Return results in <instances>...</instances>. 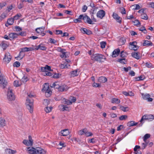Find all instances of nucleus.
Segmentation results:
<instances>
[{"label": "nucleus", "mask_w": 154, "mask_h": 154, "mask_svg": "<svg viewBox=\"0 0 154 154\" xmlns=\"http://www.w3.org/2000/svg\"><path fill=\"white\" fill-rule=\"evenodd\" d=\"M150 135L148 134H146L143 137V140L144 142L146 141V140L150 137Z\"/></svg>", "instance_id": "nucleus-34"}, {"label": "nucleus", "mask_w": 154, "mask_h": 154, "mask_svg": "<svg viewBox=\"0 0 154 154\" xmlns=\"http://www.w3.org/2000/svg\"><path fill=\"white\" fill-rule=\"evenodd\" d=\"M133 22L134 25L137 26L140 24V22L138 20H135Z\"/></svg>", "instance_id": "nucleus-55"}, {"label": "nucleus", "mask_w": 154, "mask_h": 154, "mask_svg": "<svg viewBox=\"0 0 154 154\" xmlns=\"http://www.w3.org/2000/svg\"><path fill=\"white\" fill-rule=\"evenodd\" d=\"M52 109V107L51 106H47L45 108L44 110L47 113H48L51 111Z\"/></svg>", "instance_id": "nucleus-36"}, {"label": "nucleus", "mask_w": 154, "mask_h": 154, "mask_svg": "<svg viewBox=\"0 0 154 154\" xmlns=\"http://www.w3.org/2000/svg\"><path fill=\"white\" fill-rule=\"evenodd\" d=\"M18 35L16 33H11L9 35V37L11 40L14 39V38L17 37Z\"/></svg>", "instance_id": "nucleus-20"}, {"label": "nucleus", "mask_w": 154, "mask_h": 154, "mask_svg": "<svg viewBox=\"0 0 154 154\" xmlns=\"http://www.w3.org/2000/svg\"><path fill=\"white\" fill-rule=\"evenodd\" d=\"M106 78L104 76H101L99 78L98 81L101 83H105L107 81Z\"/></svg>", "instance_id": "nucleus-22"}, {"label": "nucleus", "mask_w": 154, "mask_h": 154, "mask_svg": "<svg viewBox=\"0 0 154 154\" xmlns=\"http://www.w3.org/2000/svg\"><path fill=\"white\" fill-rule=\"evenodd\" d=\"M118 61L123 64H125L126 62V60L125 58L119 59L118 60Z\"/></svg>", "instance_id": "nucleus-39"}, {"label": "nucleus", "mask_w": 154, "mask_h": 154, "mask_svg": "<svg viewBox=\"0 0 154 154\" xmlns=\"http://www.w3.org/2000/svg\"><path fill=\"white\" fill-rule=\"evenodd\" d=\"M14 20L13 18H10L8 19L7 21L9 25H12L14 23Z\"/></svg>", "instance_id": "nucleus-40"}, {"label": "nucleus", "mask_w": 154, "mask_h": 154, "mask_svg": "<svg viewBox=\"0 0 154 154\" xmlns=\"http://www.w3.org/2000/svg\"><path fill=\"white\" fill-rule=\"evenodd\" d=\"M20 65V63L19 62L16 61L14 63V66L15 67H18Z\"/></svg>", "instance_id": "nucleus-53"}, {"label": "nucleus", "mask_w": 154, "mask_h": 154, "mask_svg": "<svg viewBox=\"0 0 154 154\" xmlns=\"http://www.w3.org/2000/svg\"><path fill=\"white\" fill-rule=\"evenodd\" d=\"M127 117L128 116L127 115H122L120 116L119 118L120 120H123L127 119Z\"/></svg>", "instance_id": "nucleus-50"}, {"label": "nucleus", "mask_w": 154, "mask_h": 154, "mask_svg": "<svg viewBox=\"0 0 154 154\" xmlns=\"http://www.w3.org/2000/svg\"><path fill=\"white\" fill-rule=\"evenodd\" d=\"M33 50V48H27L25 47L21 49V51L20 52V54L22 52H25L32 51Z\"/></svg>", "instance_id": "nucleus-12"}, {"label": "nucleus", "mask_w": 154, "mask_h": 154, "mask_svg": "<svg viewBox=\"0 0 154 154\" xmlns=\"http://www.w3.org/2000/svg\"><path fill=\"white\" fill-rule=\"evenodd\" d=\"M66 50H64V51H63V52H62L61 53H62V54H60V57L61 58L66 57Z\"/></svg>", "instance_id": "nucleus-48"}, {"label": "nucleus", "mask_w": 154, "mask_h": 154, "mask_svg": "<svg viewBox=\"0 0 154 154\" xmlns=\"http://www.w3.org/2000/svg\"><path fill=\"white\" fill-rule=\"evenodd\" d=\"M0 45L4 50H5L6 49V44L2 42L0 44Z\"/></svg>", "instance_id": "nucleus-57"}, {"label": "nucleus", "mask_w": 154, "mask_h": 154, "mask_svg": "<svg viewBox=\"0 0 154 154\" xmlns=\"http://www.w3.org/2000/svg\"><path fill=\"white\" fill-rule=\"evenodd\" d=\"M137 43L136 42H130L129 43L130 48L134 51L137 50L139 48L137 45Z\"/></svg>", "instance_id": "nucleus-7"}, {"label": "nucleus", "mask_w": 154, "mask_h": 154, "mask_svg": "<svg viewBox=\"0 0 154 154\" xmlns=\"http://www.w3.org/2000/svg\"><path fill=\"white\" fill-rule=\"evenodd\" d=\"M58 85V82H54V83L51 86V87L52 88H57V87H56V86L57 85Z\"/></svg>", "instance_id": "nucleus-56"}, {"label": "nucleus", "mask_w": 154, "mask_h": 154, "mask_svg": "<svg viewBox=\"0 0 154 154\" xmlns=\"http://www.w3.org/2000/svg\"><path fill=\"white\" fill-rule=\"evenodd\" d=\"M29 140H24L23 141V143L27 146H31L32 145L33 143V140L32 139V137L30 136H29Z\"/></svg>", "instance_id": "nucleus-6"}, {"label": "nucleus", "mask_w": 154, "mask_h": 154, "mask_svg": "<svg viewBox=\"0 0 154 154\" xmlns=\"http://www.w3.org/2000/svg\"><path fill=\"white\" fill-rule=\"evenodd\" d=\"M27 152L30 154H46V151L40 147H28L26 148Z\"/></svg>", "instance_id": "nucleus-1"}, {"label": "nucleus", "mask_w": 154, "mask_h": 154, "mask_svg": "<svg viewBox=\"0 0 154 154\" xmlns=\"http://www.w3.org/2000/svg\"><path fill=\"white\" fill-rule=\"evenodd\" d=\"M50 103L49 101L47 99L44 100L43 102V104L45 106H48Z\"/></svg>", "instance_id": "nucleus-43"}, {"label": "nucleus", "mask_w": 154, "mask_h": 154, "mask_svg": "<svg viewBox=\"0 0 154 154\" xmlns=\"http://www.w3.org/2000/svg\"><path fill=\"white\" fill-rule=\"evenodd\" d=\"M61 106L63 107V111L66 110L69 111V108L67 106L62 104L61 105Z\"/></svg>", "instance_id": "nucleus-46"}, {"label": "nucleus", "mask_w": 154, "mask_h": 154, "mask_svg": "<svg viewBox=\"0 0 154 154\" xmlns=\"http://www.w3.org/2000/svg\"><path fill=\"white\" fill-rule=\"evenodd\" d=\"M143 45L144 46L152 45V43L150 41L148 40H145L143 44Z\"/></svg>", "instance_id": "nucleus-30"}, {"label": "nucleus", "mask_w": 154, "mask_h": 154, "mask_svg": "<svg viewBox=\"0 0 154 154\" xmlns=\"http://www.w3.org/2000/svg\"><path fill=\"white\" fill-rule=\"evenodd\" d=\"M49 40L50 42L53 44H55L56 42V41H55L54 39L51 38H50Z\"/></svg>", "instance_id": "nucleus-62"}, {"label": "nucleus", "mask_w": 154, "mask_h": 154, "mask_svg": "<svg viewBox=\"0 0 154 154\" xmlns=\"http://www.w3.org/2000/svg\"><path fill=\"white\" fill-rule=\"evenodd\" d=\"M49 89V88L48 83H45L44 84L43 87L42 91L43 92H44Z\"/></svg>", "instance_id": "nucleus-21"}, {"label": "nucleus", "mask_w": 154, "mask_h": 154, "mask_svg": "<svg viewBox=\"0 0 154 154\" xmlns=\"http://www.w3.org/2000/svg\"><path fill=\"white\" fill-rule=\"evenodd\" d=\"M45 27L44 26H42L41 27L37 28L35 29L36 32L38 34H40L42 32L44 31L45 29Z\"/></svg>", "instance_id": "nucleus-17"}, {"label": "nucleus", "mask_w": 154, "mask_h": 154, "mask_svg": "<svg viewBox=\"0 0 154 154\" xmlns=\"http://www.w3.org/2000/svg\"><path fill=\"white\" fill-rule=\"evenodd\" d=\"M62 103L66 104L68 105H70L72 104L70 101L69 100L63 98L62 100Z\"/></svg>", "instance_id": "nucleus-28"}, {"label": "nucleus", "mask_w": 154, "mask_h": 154, "mask_svg": "<svg viewBox=\"0 0 154 154\" xmlns=\"http://www.w3.org/2000/svg\"><path fill=\"white\" fill-rule=\"evenodd\" d=\"M81 32H83L84 33H85L87 35H90L92 34V32L89 30H88L86 28H82L80 29Z\"/></svg>", "instance_id": "nucleus-18"}, {"label": "nucleus", "mask_w": 154, "mask_h": 154, "mask_svg": "<svg viewBox=\"0 0 154 154\" xmlns=\"http://www.w3.org/2000/svg\"><path fill=\"white\" fill-rule=\"evenodd\" d=\"M111 117L112 118H115L117 117V116L116 114L114 113H112L110 114Z\"/></svg>", "instance_id": "nucleus-64"}, {"label": "nucleus", "mask_w": 154, "mask_h": 154, "mask_svg": "<svg viewBox=\"0 0 154 154\" xmlns=\"http://www.w3.org/2000/svg\"><path fill=\"white\" fill-rule=\"evenodd\" d=\"M119 107V108L120 109L124 112L128 111L129 109V108L128 106L125 107L124 106H120Z\"/></svg>", "instance_id": "nucleus-29"}, {"label": "nucleus", "mask_w": 154, "mask_h": 154, "mask_svg": "<svg viewBox=\"0 0 154 154\" xmlns=\"http://www.w3.org/2000/svg\"><path fill=\"white\" fill-rule=\"evenodd\" d=\"M69 88L66 85H63L60 86L59 88L58 91L62 92L67 91L69 89Z\"/></svg>", "instance_id": "nucleus-11"}, {"label": "nucleus", "mask_w": 154, "mask_h": 154, "mask_svg": "<svg viewBox=\"0 0 154 154\" xmlns=\"http://www.w3.org/2000/svg\"><path fill=\"white\" fill-rule=\"evenodd\" d=\"M21 85V83L20 81L16 80L14 82V86L18 87L20 86Z\"/></svg>", "instance_id": "nucleus-26"}, {"label": "nucleus", "mask_w": 154, "mask_h": 154, "mask_svg": "<svg viewBox=\"0 0 154 154\" xmlns=\"http://www.w3.org/2000/svg\"><path fill=\"white\" fill-rule=\"evenodd\" d=\"M141 18L142 19L146 20L148 19V16L146 14L143 13L141 15Z\"/></svg>", "instance_id": "nucleus-35"}, {"label": "nucleus", "mask_w": 154, "mask_h": 154, "mask_svg": "<svg viewBox=\"0 0 154 154\" xmlns=\"http://www.w3.org/2000/svg\"><path fill=\"white\" fill-rule=\"evenodd\" d=\"M112 16L113 18L116 19L118 22L120 23H121V20L120 19V18L117 14L113 13Z\"/></svg>", "instance_id": "nucleus-15"}, {"label": "nucleus", "mask_w": 154, "mask_h": 154, "mask_svg": "<svg viewBox=\"0 0 154 154\" xmlns=\"http://www.w3.org/2000/svg\"><path fill=\"white\" fill-rule=\"evenodd\" d=\"M147 5L148 6V7L150 8H154V2H149L147 3Z\"/></svg>", "instance_id": "nucleus-47"}, {"label": "nucleus", "mask_w": 154, "mask_h": 154, "mask_svg": "<svg viewBox=\"0 0 154 154\" xmlns=\"http://www.w3.org/2000/svg\"><path fill=\"white\" fill-rule=\"evenodd\" d=\"M146 66L148 68H153L154 67V65H153L149 63L146 62L145 63Z\"/></svg>", "instance_id": "nucleus-42"}, {"label": "nucleus", "mask_w": 154, "mask_h": 154, "mask_svg": "<svg viewBox=\"0 0 154 154\" xmlns=\"http://www.w3.org/2000/svg\"><path fill=\"white\" fill-rule=\"evenodd\" d=\"M13 90L11 88H8L7 93V99L9 101H12L15 100V96L13 92Z\"/></svg>", "instance_id": "nucleus-3"}, {"label": "nucleus", "mask_w": 154, "mask_h": 154, "mask_svg": "<svg viewBox=\"0 0 154 154\" xmlns=\"http://www.w3.org/2000/svg\"><path fill=\"white\" fill-rule=\"evenodd\" d=\"M65 49H62L60 47H58L57 48L56 50L58 52H60L61 53L62 52H63V51H64V50H65Z\"/></svg>", "instance_id": "nucleus-59"}, {"label": "nucleus", "mask_w": 154, "mask_h": 154, "mask_svg": "<svg viewBox=\"0 0 154 154\" xmlns=\"http://www.w3.org/2000/svg\"><path fill=\"white\" fill-rule=\"evenodd\" d=\"M91 59L92 60L101 62L105 59V57L102 54H96L91 56Z\"/></svg>", "instance_id": "nucleus-2"}, {"label": "nucleus", "mask_w": 154, "mask_h": 154, "mask_svg": "<svg viewBox=\"0 0 154 154\" xmlns=\"http://www.w3.org/2000/svg\"><path fill=\"white\" fill-rule=\"evenodd\" d=\"M6 125V121L4 118L0 117V127H3Z\"/></svg>", "instance_id": "nucleus-16"}, {"label": "nucleus", "mask_w": 154, "mask_h": 154, "mask_svg": "<svg viewBox=\"0 0 154 154\" xmlns=\"http://www.w3.org/2000/svg\"><path fill=\"white\" fill-rule=\"evenodd\" d=\"M86 129V128H84L79 131L78 132V134L79 135H82L84 134H85Z\"/></svg>", "instance_id": "nucleus-37"}, {"label": "nucleus", "mask_w": 154, "mask_h": 154, "mask_svg": "<svg viewBox=\"0 0 154 154\" xmlns=\"http://www.w3.org/2000/svg\"><path fill=\"white\" fill-rule=\"evenodd\" d=\"M138 123L135 122L134 121H131L128 122L127 123V125L129 127L135 126L137 125Z\"/></svg>", "instance_id": "nucleus-23"}, {"label": "nucleus", "mask_w": 154, "mask_h": 154, "mask_svg": "<svg viewBox=\"0 0 154 154\" xmlns=\"http://www.w3.org/2000/svg\"><path fill=\"white\" fill-rule=\"evenodd\" d=\"M131 55L133 57L137 60L139 59L140 58L139 54L138 53L135 52H133L131 53Z\"/></svg>", "instance_id": "nucleus-24"}, {"label": "nucleus", "mask_w": 154, "mask_h": 154, "mask_svg": "<svg viewBox=\"0 0 154 154\" xmlns=\"http://www.w3.org/2000/svg\"><path fill=\"white\" fill-rule=\"evenodd\" d=\"M147 144L148 143L146 141V142H144V143H142L141 144V146H140L141 149H145L147 146Z\"/></svg>", "instance_id": "nucleus-33"}, {"label": "nucleus", "mask_w": 154, "mask_h": 154, "mask_svg": "<svg viewBox=\"0 0 154 154\" xmlns=\"http://www.w3.org/2000/svg\"><path fill=\"white\" fill-rule=\"evenodd\" d=\"M69 99L70 101L72 104L73 103H75L76 101V98L73 96L70 97Z\"/></svg>", "instance_id": "nucleus-38"}, {"label": "nucleus", "mask_w": 154, "mask_h": 154, "mask_svg": "<svg viewBox=\"0 0 154 154\" xmlns=\"http://www.w3.org/2000/svg\"><path fill=\"white\" fill-rule=\"evenodd\" d=\"M120 52V51L119 49H115L112 52V57H115L118 56Z\"/></svg>", "instance_id": "nucleus-19"}, {"label": "nucleus", "mask_w": 154, "mask_h": 154, "mask_svg": "<svg viewBox=\"0 0 154 154\" xmlns=\"http://www.w3.org/2000/svg\"><path fill=\"white\" fill-rule=\"evenodd\" d=\"M45 95L47 97H49L51 95L52 92L49 89L45 92Z\"/></svg>", "instance_id": "nucleus-32"}, {"label": "nucleus", "mask_w": 154, "mask_h": 154, "mask_svg": "<svg viewBox=\"0 0 154 154\" xmlns=\"http://www.w3.org/2000/svg\"><path fill=\"white\" fill-rule=\"evenodd\" d=\"M131 69V67L130 66H129L127 68L125 67L123 68L124 70L126 72H128L129 70H130Z\"/></svg>", "instance_id": "nucleus-63"}, {"label": "nucleus", "mask_w": 154, "mask_h": 154, "mask_svg": "<svg viewBox=\"0 0 154 154\" xmlns=\"http://www.w3.org/2000/svg\"><path fill=\"white\" fill-rule=\"evenodd\" d=\"M21 16V15L20 14H18L14 17L13 19H14V20H17L19 19Z\"/></svg>", "instance_id": "nucleus-49"}, {"label": "nucleus", "mask_w": 154, "mask_h": 154, "mask_svg": "<svg viewBox=\"0 0 154 154\" xmlns=\"http://www.w3.org/2000/svg\"><path fill=\"white\" fill-rule=\"evenodd\" d=\"M69 132L68 129H65L62 130L59 133L60 135L62 134V136H66L69 135Z\"/></svg>", "instance_id": "nucleus-14"}, {"label": "nucleus", "mask_w": 154, "mask_h": 154, "mask_svg": "<svg viewBox=\"0 0 154 154\" xmlns=\"http://www.w3.org/2000/svg\"><path fill=\"white\" fill-rule=\"evenodd\" d=\"M17 152L16 150H13L10 149H7L5 150V154H14Z\"/></svg>", "instance_id": "nucleus-13"}, {"label": "nucleus", "mask_w": 154, "mask_h": 154, "mask_svg": "<svg viewBox=\"0 0 154 154\" xmlns=\"http://www.w3.org/2000/svg\"><path fill=\"white\" fill-rule=\"evenodd\" d=\"M6 15L5 14L3 13L0 16V20H2L6 17Z\"/></svg>", "instance_id": "nucleus-54"}, {"label": "nucleus", "mask_w": 154, "mask_h": 154, "mask_svg": "<svg viewBox=\"0 0 154 154\" xmlns=\"http://www.w3.org/2000/svg\"><path fill=\"white\" fill-rule=\"evenodd\" d=\"M85 135L86 137H88L92 136L93 135V134L91 132L88 131L86 129Z\"/></svg>", "instance_id": "nucleus-41"}, {"label": "nucleus", "mask_w": 154, "mask_h": 154, "mask_svg": "<svg viewBox=\"0 0 154 154\" xmlns=\"http://www.w3.org/2000/svg\"><path fill=\"white\" fill-rule=\"evenodd\" d=\"M12 58V56L10 54L8 53H6L5 57L3 60V62L5 64L8 63L11 61Z\"/></svg>", "instance_id": "nucleus-5"}, {"label": "nucleus", "mask_w": 154, "mask_h": 154, "mask_svg": "<svg viewBox=\"0 0 154 154\" xmlns=\"http://www.w3.org/2000/svg\"><path fill=\"white\" fill-rule=\"evenodd\" d=\"M120 102V100L118 98H113L111 100V103H113L119 104Z\"/></svg>", "instance_id": "nucleus-27"}, {"label": "nucleus", "mask_w": 154, "mask_h": 154, "mask_svg": "<svg viewBox=\"0 0 154 154\" xmlns=\"http://www.w3.org/2000/svg\"><path fill=\"white\" fill-rule=\"evenodd\" d=\"M141 148L140 146H139L136 145L135 146L134 148V152H136V151H138L137 149Z\"/></svg>", "instance_id": "nucleus-60"}, {"label": "nucleus", "mask_w": 154, "mask_h": 154, "mask_svg": "<svg viewBox=\"0 0 154 154\" xmlns=\"http://www.w3.org/2000/svg\"><path fill=\"white\" fill-rule=\"evenodd\" d=\"M55 32L56 34L57 35L62 34V31L60 30H56Z\"/></svg>", "instance_id": "nucleus-61"}, {"label": "nucleus", "mask_w": 154, "mask_h": 154, "mask_svg": "<svg viewBox=\"0 0 154 154\" xmlns=\"http://www.w3.org/2000/svg\"><path fill=\"white\" fill-rule=\"evenodd\" d=\"M83 20L85 23H87L89 24H92L91 20L87 15H85L83 18Z\"/></svg>", "instance_id": "nucleus-10"}, {"label": "nucleus", "mask_w": 154, "mask_h": 154, "mask_svg": "<svg viewBox=\"0 0 154 154\" xmlns=\"http://www.w3.org/2000/svg\"><path fill=\"white\" fill-rule=\"evenodd\" d=\"M132 6L133 8V9L134 10H138L141 8L140 6L138 4L134 5Z\"/></svg>", "instance_id": "nucleus-44"}, {"label": "nucleus", "mask_w": 154, "mask_h": 154, "mask_svg": "<svg viewBox=\"0 0 154 154\" xmlns=\"http://www.w3.org/2000/svg\"><path fill=\"white\" fill-rule=\"evenodd\" d=\"M154 119V116L151 114L147 115V119L149 121H152Z\"/></svg>", "instance_id": "nucleus-31"}, {"label": "nucleus", "mask_w": 154, "mask_h": 154, "mask_svg": "<svg viewBox=\"0 0 154 154\" xmlns=\"http://www.w3.org/2000/svg\"><path fill=\"white\" fill-rule=\"evenodd\" d=\"M92 86L95 88L99 87L100 85L99 84L94 82L92 84Z\"/></svg>", "instance_id": "nucleus-58"}, {"label": "nucleus", "mask_w": 154, "mask_h": 154, "mask_svg": "<svg viewBox=\"0 0 154 154\" xmlns=\"http://www.w3.org/2000/svg\"><path fill=\"white\" fill-rule=\"evenodd\" d=\"M105 11L103 10H100L97 12V16L98 17L102 19L105 16Z\"/></svg>", "instance_id": "nucleus-8"}, {"label": "nucleus", "mask_w": 154, "mask_h": 154, "mask_svg": "<svg viewBox=\"0 0 154 154\" xmlns=\"http://www.w3.org/2000/svg\"><path fill=\"white\" fill-rule=\"evenodd\" d=\"M144 120H147V115H144L143 116L142 118H141L140 122L141 123H142L143 121Z\"/></svg>", "instance_id": "nucleus-52"}, {"label": "nucleus", "mask_w": 154, "mask_h": 154, "mask_svg": "<svg viewBox=\"0 0 154 154\" xmlns=\"http://www.w3.org/2000/svg\"><path fill=\"white\" fill-rule=\"evenodd\" d=\"M106 43L105 42H100L101 47L102 48H104L105 47Z\"/></svg>", "instance_id": "nucleus-51"}, {"label": "nucleus", "mask_w": 154, "mask_h": 154, "mask_svg": "<svg viewBox=\"0 0 154 154\" xmlns=\"http://www.w3.org/2000/svg\"><path fill=\"white\" fill-rule=\"evenodd\" d=\"M26 104L27 105V107L29 111V112L32 113L33 112V101L31 99H29V97H27L26 100Z\"/></svg>", "instance_id": "nucleus-4"}, {"label": "nucleus", "mask_w": 154, "mask_h": 154, "mask_svg": "<svg viewBox=\"0 0 154 154\" xmlns=\"http://www.w3.org/2000/svg\"><path fill=\"white\" fill-rule=\"evenodd\" d=\"M39 49L42 50H45L46 49V47L44 45L41 44L39 45Z\"/></svg>", "instance_id": "nucleus-45"}, {"label": "nucleus", "mask_w": 154, "mask_h": 154, "mask_svg": "<svg viewBox=\"0 0 154 154\" xmlns=\"http://www.w3.org/2000/svg\"><path fill=\"white\" fill-rule=\"evenodd\" d=\"M78 69H76L75 70L71 72H70L71 76L73 77L77 76L78 75Z\"/></svg>", "instance_id": "nucleus-25"}, {"label": "nucleus", "mask_w": 154, "mask_h": 154, "mask_svg": "<svg viewBox=\"0 0 154 154\" xmlns=\"http://www.w3.org/2000/svg\"><path fill=\"white\" fill-rule=\"evenodd\" d=\"M141 95L144 100H147L148 102H152L153 100L152 98L150 97V95L149 94H142Z\"/></svg>", "instance_id": "nucleus-9"}]
</instances>
